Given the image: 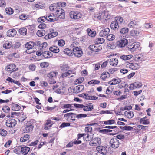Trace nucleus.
Instances as JSON below:
<instances>
[{
	"label": "nucleus",
	"mask_w": 155,
	"mask_h": 155,
	"mask_svg": "<svg viewBox=\"0 0 155 155\" xmlns=\"http://www.w3.org/2000/svg\"><path fill=\"white\" fill-rule=\"evenodd\" d=\"M15 65L14 64L9 65L7 68V71H9L10 73L16 71V69H15Z\"/></svg>",
	"instance_id": "c9c22d12"
},
{
	"label": "nucleus",
	"mask_w": 155,
	"mask_h": 155,
	"mask_svg": "<svg viewBox=\"0 0 155 155\" xmlns=\"http://www.w3.org/2000/svg\"><path fill=\"white\" fill-rule=\"evenodd\" d=\"M110 74L107 72H104L101 75L100 78L103 81H105L106 78L110 77Z\"/></svg>",
	"instance_id": "f3484780"
},
{
	"label": "nucleus",
	"mask_w": 155,
	"mask_h": 155,
	"mask_svg": "<svg viewBox=\"0 0 155 155\" xmlns=\"http://www.w3.org/2000/svg\"><path fill=\"white\" fill-rule=\"evenodd\" d=\"M84 140V141H88L90 140H91V137H90L89 135L88 134H84V135L83 137Z\"/></svg>",
	"instance_id": "58836bf2"
},
{
	"label": "nucleus",
	"mask_w": 155,
	"mask_h": 155,
	"mask_svg": "<svg viewBox=\"0 0 155 155\" xmlns=\"http://www.w3.org/2000/svg\"><path fill=\"white\" fill-rule=\"evenodd\" d=\"M110 27L112 29L117 31L119 28L118 22L115 20L113 21L111 23Z\"/></svg>",
	"instance_id": "4468645a"
},
{
	"label": "nucleus",
	"mask_w": 155,
	"mask_h": 155,
	"mask_svg": "<svg viewBox=\"0 0 155 155\" xmlns=\"http://www.w3.org/2000/svg\"><path fill=\"white\" fill-rule=\"evenodd\" d=\"M42 55L45 58H47L49 56V57L52 56L53 54L51 52L48 51H45L42 53Z\"/></svg>",
	"instance_id": "2f4dec72"
},
{
	"label": "nucleus",
	"mask_w": 155,
	"mask_h": 155,
	"mask_svg": "<svg viewBox=\"0 0 155 155\" xmlns=\"http://www.w3.org/2000/svg\"><path fill=\"white\" fill-rule=\"evenodd\" d=\"M112 82H114V85L116 84H117L120 83L121 82V80L120 79H113L112 80Z\"/></svg>",
	"instance_id": "bf43d9fd"
},
{
	"label": "nucleus",
	"mask_w": 155,
	"mask_h": 155,
	"mask_svg": "<svg viewBox=\"0 0 155 155\" xmlns=\"http://www.w3.org/2000/svg\"><path fill=\"white\" fill-rule=\"evenodd\" d=\"M115 36L113 34H109L106 37L107 39L109 41H112L115 38Z\"/></svg>",
	"instance_id": "de8ad7c7"
},
{
	"label": "nucleus",
	"mask_w": 155,
	"mask_h": 155,
	"mask_svg": "<svg viewBox=\"0 0 155 155\" xmlns=\"http://www.w3.org/2000/svg\"><path fill=\"white\" fill-rule=\"evenodd\" d=\"M71 114L76 115L75 113H68L64 114V118L67 121H69L70 118H71Z\"/></svg>",
	"instance_id": "393cba45"
},
{
	"label": "nucleus",
	"mask_w": 155,
	"mask_h": 155,
	"mask_svg": "<svg viewBox=\"0 0 155 155\" xmlns=\"http://www.w3.org/2000/svg\"><path fill=\"white\" fill-rule=\"evenodd\" d=\"M16 124V121L14 119L9 118L6 122V125L9 127H14Z\"/></svg>",
	"instance_id": "1a4fd4ad"
},
{
	"label": "nucleus",
	"mask_w": 155,
	"mask_h": 155,
	"mask_svg": "<svg viewBox=\"0 0 155 155\" xmlns=\"http://www.w3.org/2000/svg\"><path fill=\"white\" fill-rule=\"evenodd\" d=\"M87 31L88 35L91 37H94L95 36L96 34V32L92 31L90 29H87Z\"/></svg>",
	"instance_id": "c85d7f7f"
},
{
	"label": "nucleus",
	"mask_w": 155,
	"mask_h": 155,
	"mask_svg": "<svg viewBox=\"0 0 155 155\" xmlns=\"http://www.w3.org/2000/svg\"><path fill=\"white\" fill-rule=\"evenodd\" d=\"M21 151L23 153V154L24 155L27 154L30 150V148L28 147H24L21 148Z\"/></svg>",
	"instance_id": "6ab92c4d"
},
{
	"label": "nucleus",
	"mask_w": 155,
	"mask_h": 155,
	"mask_svg": "<svg viewBox=\"0 0 155 155\" xmlns=\"http://www.w3.org/2000/svg\"><path fill=\"white\" fill-rule=\"evenodd\" d=\"M40 66L42 68H47L49 65V64L48 62H44L41 63Z\"/></svg>",
	"instance_id": "13d9d810"
},
{
	"label": "nucleus",
	"mask_w": 155,
	"mask_h": 155,
	"mask_svg": "<svg viewBox=\"0 0 155 155\" xmlns=\"http://www.w3.org/2000/svg\"><path fill=\"white\" fill-rule=\"evenodd\" d=\"M115 123V120H114L111 119L107 121H104V124L106 125H111L112 124H114Z\"/></svg>",
	"instance_id": "a18cd8bd"
},
{
	"label": "nucleus",
	"mask_w": 155,
	"mask_h": 155,
	"mask_svg": "<svg viewBox=\"0 0 155 155\" xmlns=\"http://www.w3.org/2000/svg\"><path fill=\"white\" fill-rule=\"evenodd\" d=\"M93 104L91 103L86 104L85 105H83V110L84 111H92L93 110Z\"/></svg>",
	"instance_id": "0eeeda50"
},
{
	"label": "nucleus",
	"mask_w": 155,
	"mask_h": 155,
	"mask_svg": "<svg viewBox=\"0 0 155 155\" xmlns=\"http://www.w3.org/2000/svg\"><path fill=\"white\" fill-rule=\"evenodd\" d=\"M46 20H47V16H46V17L44 16L38 18V21L40 23L43 22H45Z\"/></svg>",
	"instance_id": "49530a36"
},
{
	"label": "nucleus",
	"mask_w": 155,
	"mask_h": 155,
	"mask_svg": "<svg viewBox=\"0 0 155 155\" xmlns=\"http://www.w3.org/2000/svg\"><path fill=\"white\" fill-rule=\"evenodd\" d=\"M12 42L9 41H6L3 45V47L6 49H9L12 46Z\"/></svg>",
	"instance_id": "5701e85b"
},
{
	"label": "nucleus",
	"mask_w": 155,
	"mask_h": 155,
	"mask_svg": "<svg viewBox=\"0 0 155 155\" xmlns=\"http://www.w3.org/2000/svg\"><path fill=\"white\" fill-rule=\"evenodd\" d=\"M84 86L82 85H78L75 87L73 89V92L75 93H78L84 89Z\"/></svg>",
	"instance_id": "2eb2a0df"
},
{
	"label": "nucleus",
	"mask_w": 155,
	"mask_h": 155,
	"mask_svg": "<svg viewBox=\"0 0 155 155\" xmlns=\"http://www.w3.org/2000/svg\"><path fill=\"white\" fill-rule=\"evenodd\" d=\"M104 41L105 40L103 38H98L96 39V41L98 44H102Z\"/></svg>",
	"instance_id": "69168bd1"
},
{
	"label": "nucleus",
	"mask_w": 155,
	"mask_h": 155,
	"mask_svg": "<svg viewBox=\"0 0 155 155\" xmlns=\"http://www.w3.org/2000/svg\"><path fill=\"white\" fill-rule=\"evenodd\" d=\"M30 136L26 134L20 138V141L22 142H25L28 140Z\"/></svg>",
	"instance_id": "f704fd0d"
},
{
	"label": "nucleus",
	"mask_w": 155,
	"mask_h": 155,
	"mask_svg": "<svg viewBox=\"0 0 155 155\" xmlns=\"http://www.w3.org/2000/svg\"><path fill=\"white\" fill-rule=\"evenodd\" d=\"M132 108V107L130 105L128 106H125L124 107H121L120 108V110L121 111H124L128 110L131 109Z\"/></svg>",
	"instance_id": "052dcab7"
},
{
	"label": "nucleus",
	"mask_w": 155,
	"mask_h": 155,
	"mask_svg": "<svg viewBox=\"0 0 155 155\" xmlns=\"http://www.w3.org/2000/svg\"><path fill=\"white\" fill-rule=\"evenodd\" d=\"M19 32L22 35H25L27 33V29L24 28H21L19 29Z\"/></svg>",
	"instance_id": "72a5a7b5"
},
{
	"label": "nucleus",
	"mask_w": 155,
	"mask_h": 155,
	"mask_svg": "<svg viewBox=\"0 0 155 155\" xmlns=\"http://www.w3.org/2000/svg\"><path fill=\"white\" fill-rule=\"evenodd\" d=\"M72 73V71H68V72H65L64 73H62L61 75V76L64 78L68 76H69Z\"/></svg>",
	"instance_id": "37998d69"
},
{
	"label": "nucleus",
	"mask_w": 155,
	"mask_h": 155,
	"mask_svg": "<svg viewBox=\"0 0 155 155\" xmlns=\"http://www.w3.org/2000/svg\"><path fill=\"white\" fill-rule=\"evenodd\" d=\"M95 17L97 18L99 20L103 19L107 20L110 18V16L107 12L104 11L101 13H100L98 16L96 15Z\"/></svg>",
	"instance_id": "20e7f679"
},
{
	"label": "nucleus",
	"mask_w": 155,
	"mask_h": 155,
	"mask_svg": "<svg viewBox=\"0 0 155 155\" xmlns=\"http://www.w3.org/2000/svg\"><path fill=\"white\" fill-rule=\"evenodd\" d=\"M128 42V41L127 39L124 38L117 42V45L119 47L122 48L125 47Z\"/></svg>",
	"instance_id": "f8f14e48"
},
{
	"label": "nucleus",
	"mask_w": 155,
	"mask_h": 155,
	"mask_svg": "<svg viewBox=\"0 0 155 155\" xmlns=\"http://www.w3.org/2000/svg\"><path fill=\"white\" fill-rule=\"evenodd\" d=\"M74 106L77 108H82L83 107V104H74Z\"/></svg>",
	"instance_id": "e2e57ef3"
},
{
	"label": "nucleus",
	"mask_w": 155,
	"mask_h": 155,
	"mask_svg": "<svg viewBox=\"0 0 155 155\" xmlns=\"http://www.w3.org/2000/svg\"><path fill=\"white\" fill-rule=\"evenodd\" d=\"M70 17L75 19H78L81 16V15L78 12L71 11L69 13Z\"/></svg>",
	"instance_id": "9d476101"
},
{
	"label": "nucleus",
	"mask_w": 155,
	"mask_h": 155,
	"mask_svg": "<svg viewBox=\"0 0 155 155\" xmlns=\"http://www.w3.org/2000/svg\"><path fill=\"white\" fill-rule=\"evenodd\" d=\"M33 128V126L32 125L30 124L29 125H27L24 129L23 131L24 132V133L29 132L30 131H32Z\"/></svg>",
	"instance_id": "412c9836"
},
{
	"label": "nucleus",
	"mask_w": 155,
	"mask_h": 155,
	"mask_svg": "<svg viewBox=\"0 0 155 155\" xmlns=\"http://www.w3.org/2000/svg\"><path fill=\"white\" fill-rule=\"evenodd\" d=\"M110 32V29L108 28H103L100 31L99 35L101 37H105Z\"/></svg>",
	"instance_id": "ddd939ff"
},
{
	"label": "nucleus",
	"mask_w": 155,
	"mask_h": 155,
	"mask_svg": "<svg viewBox=\"0 0 155 155\" xmlns=\"http://www.w3.org/2000/svg\"><path fill=\"white\" fill-rule=\"evenodd\" d=\"M137 22L135 20L132 21L128 24V26L130 28H132L137 25Z\"/></svg>",
	"instance_id": "79ce46f5"
},
{
	"label": "nucleus",
	"mask_w": 155,
	"mask_h": 155,
	"mask_svg": "<svg viewBox=\"0 0 155 155\" xmlns=\"http://www.w3.org/2000/svg\"><path fill=\"white\" fill-rule=\"evenodd\" d=\"M100 82L99 81L96 80H92L90 81H89L88 83L89 84H98L100 83Z\"/></svg>",
	"instance_id": "8fccbe9b"
},
{
	"label": "nucleus",
	"mask_w": 155,
	"mask_h": 155,
	"mask_svg": "<svg viewBox=\"0 0 155 155\" xmlns=\"http://www.w3.org/2000/svg\"><path fill=\"white\" fill-rule=\"evenodd\" d=\"M49 50L55 53H58L59 51V48L55 46L51 47L49 48Z\"/></svg>",
	"instance_id": "cd10ccee"
},
{
	"label": "nucleus",
	"mask_w": 155,
	"mask_h": 155,
	"mask_svg": "<svg viewBox=\"0 0 155 155\" xmlns=\"http://www.w3.org/2000/svg\"><path fill=\"white\" fill-rule=\"evenodd\" d=\"M45 33V31L44 30L41 29L37 31V35L38 36L41 37L44 35Z\"/></svg>",
	"instance_id": "7c9ffc66"
},
{
	"label": "nucleus",
	"mask_w": 155,
	"mask_h": 155,
	"mask_svg": "<svg viewBox=\"0 0 155 155\" xmlns=\"http://www.w3.org/2000/svg\"><path fill=\"white\" fill-rule=\"evenodd\" d=\"M84 79V78L83 77H81L80 78L77 79L75 81V84H81L83 82Z\"/></svg>",
	"instance_id": "680f3d73"
},
{
	"label": "nucleus",
	"mask_w": 155,
	"mask_h": 155,
	"mask_svg": "<svg viewBox=\"0 0 155 155\" xmlns=\"http://www.w3.org/2000/svg\"><path fill=\"white\" fill-rule=\"evenodd\" d=\"M60 68L61 70L63 72L67 71L69 68L68 64L64 63L61 64Z\"/></svg>",
	"instance_id": "a211bd4d"
},
{
	"label": "nucleus",
	"mask_w": 155,
	"mask_h": 155,
	"mask_svg": "<svg viewBox=\"0 0 155 155\" xmlns=\"http://www.w3.org/2000/svg\"><path fill=\"white\" fill-rule=\"evenodd\" d=\"M7 134V131L5 130L2 129H0V134L3 136H5Z\"/></svg>",
	"instance_id": "603ef678"
},
{
	"label": "nucleus",
	"mask_w": 155,
	"mask_h": 155,
	"mask_svg": "<svg viewBox=\"0 0 155 155\" xmlns=\"http://www.w3.org/2000/svg\"><path fill=\"white\" fill-rule=\"evenodd\" d=\"M140 44L138 42H135L128 46V48L131 52H134L135 51H138L140 49Z\"/></svg>",
	"instance_id": "f257e3e1"
},
{
	"label": "nucleus",
	"mask_w": 155,
	"mask_h": 155,
	"mask_svg": "<svg viewBox=\"0 0 155 155\" xmlns=\"http://www.w3.org/2000/svg\"><path fill=\"white\" fill-rule=\"evenodd\" d=\"M64 52L65 54L69 56H73V50L69 48H65L64 50Z\"/></svg>",
	"instance_id": "bb28decb"
},
{
	"label": "nucleus",
	"mask_w": 155,
	"mask_h": 155,
	"mask_svg": "<svg viewBox=\"0 0 155 155\" xmlns=\"http://www.w3.org/2000/svg\"><path fill=\"white\" fill-rule=\"evenodd\" d=\"M125 115L128 118H131L133 117L134 114L133 112L126 111L124 112Z\"/></svg>",
	"instance_id": "4c0bfd02"
},
{
	"label": "nucleus",
	"mask_w": 155,
	"mask_h": 155,
	"mask_svg": "<svg viewBox=\"0 0 155 155\" xmlns=\"http://www.w3.org/2000/svg\"><path fill=\"white\" fill-rule=\"evenodd\" d=\"M34 42L30 41L27 43L25 45V47L28 50L32 49L34 47Z\"/></svg>",
	"instance_id": "a878e982"
},
{
	"label": "nucleus",
	"mask_w": 155,
	"mask_h": 155,
	"mask_svg": "<svg viewBox=\"0 0 155 155\" xmlns=\"http://www.w3.org/2000/svg\"><path fill=\"white\" fill-rule=\"evenodd\" d=\"M98 152L103 155H106L107 153V148L102 146H98L96 147Z\"/></svg>",
	"instance_id": "9b49d317"
},
{
	"label": "nucleus",
	"mask_w": 155,
	"mask_h": 155,
	"mask_svg": "<svg viewBox=\"0 0 155 155\" xmlns=\"http://www.w3.org/2000/svg\"><path fill=\"white\" fill-rule=\"evenodd\" d=\"M50 34L52 38L56 36L58 34V33L57 32L55 31L54 30L52 29H50Z\"/></svg>",
	"instance_id": "e433bc0d"
},
{
	"label": "nucleus",
	"mask_w": 155,
	"mask_h": 155,
	"mask_svg": "<svg viewBox=\"0 0 155 155\" xmlns=\"http://www.w3.org/2000/svg\"><path fill=\"white\" fill-rule=\"evenodd\" d=\"M87 117V115L86 114H77L76 117L78 119H80L83 118H85Z\"/></svg>",
	"instance_id": "4d7b16f0"
},
{
	"label": "nucleus",
	"mask_w": 155,
	"mask_h": 155,
	"mask_svg": "<svg viewBox=\"0 0 155 155\" xmlns=\"http://www.w3.org/2000/svg\"><path fill=\"white\" fill-rule=\"evenodd\" d=\"M89 48L93 51L98 52L102 49V48L98 45H92L89 46Z\"/></svg>",
	"instance_id": "6e6552de"
},
{
	"label": "nucleus",
	"mask_w": 155,
	"mask_h": 155,
	"mask_svg": "<svg viewBox=\"0 0 155 155\" xmlns=\"http://www.w3.org/2000/svg\"><path fill=\"white\" fill-rule=\"evenodd\" d=\"M17 33L16 30L14 29H10L7 32V35L9 37H14Z\"/></svg>",
	"instance_id": "dca6fc26"
},
{
	"label": "nucleus",
	"mask_w": 155,
	"mask_h": 155,
	"mask_svg": "<svg viewBox=\"0 0 155 155\" xmlns=\"http://www.w3.org/2000/svg\"><path fill=\"white\" fill-rule=\"evenodd\" d=\"M21 107L17 104L14 103H12V109L13 110L18 111L21 109Z\"/></svg>",
	"instance_id": "aec40b11"
},
{
	"label": "nucleus",
	"mask_w": 155,
	"mask_h": 155,
	"mask_svg": "<svg viewBox=\"0 0 155 155\" xmlns=\"http://www.w3.org/2000/svg\"><path fill=\"white\" fill-rule=\"evenodd\" d=\"M29 16L28 15L22 14L19 16V18L21 20H25L29 18Z\"/></svg>",
	"instance_id": "09e8293b"
},
{
	"label": "nucleus",
	"mask_w": 155,
	"mask_h": 155,
	"mask_svg": "<svg viewBox=\"0 0 155 155\" xmlns=\"http://www.w3.org/2000/svg\"><path fill=\"white\" fill-rule=\"evenodd\" d=\"M132 57V55H123L120 56V58L124 60H127L130 59Z\"/></svg>",
	"instance_id": "473e14b6"
},
{
	"label": "nucleus",
	"mask_w": 155,
	"mask_h": 155,
	"mask_svg": "<svg viewBox=\"0 0 155 155\" xmlns=\"http://www.w3.org/2000/svg\"><path fill=\"white\" fill-rule=\"evenodd\" d=\"M118 62V60L116 58H111L110 61V64L113 66H116L117 65Z\"/></svg>",
	"instance_id": "4be33fe9"
},
{
	"label": "nucleus",
	"mask_w": 155,
	"mask_h": 155,
	"mask_svg": "<svg viewBox=\"0 0 155 155\" xmlns=\"http://www.w3.org/2000/svg\"><path fill=\"white\" fill-rule=\"evenodd\" d=\"M110 146L112 148L116 149L118 148L120 144L119 140L115 137L111 138L109 142Z\"/></svg>",
	"instance_id": "f03ea898"
},
{
	"label": "nucleus",
	"mask_w": 155,
	"mask_h": 155,
	"mask_svg": "<svg viewBox=\"0 0 155 155\" xmlns=\"http://www.w3.org/2000/svg\"><path fill=\"white\" fill-rule=\"evenodd\" d=\"M57 74L58 73L56 72H51L48 74V77L49 78L48 82L49 84H53L56 82L54 78H56Z\"/></svg>",
	"instance_id": "7ed1b4c3"
},
{
	"label": "nucleus",
	"mask_w": 155,
	"mask_h": 155,
	"mask_svg": "<svg viewBox=\"0 0 155 155\" xmlns=\"http://www.w3.org/2000/svg\"><path fill=\"white\" fill-rule=\"evenodd\" d=\"M129 31V29L127 28L124 27L120 29L119 31L121 34H126Z\"/></svg>",
	"instance_id": "ea45409f"
},
{
	"label": "nucleus",
	"mask_w": 155,
	"mask_h": 155,
	"mask_svg": "<svg viewBox=\"0 0 155 155\" xmlns=\"http://www.w3.org/2000/svg\"><path fill=\"white\" fill-rule=\"evenodd\" d=\"M64 12V10L61 8H59L56 10L55 13L56 14L57 16H58V15H59Z\"/></svg>",
	"instance_id": "5fc2aeb1"
},
{
	"label": "nucleus",
	"mask_w": 155,
	"mask_h": 155,
	"mask_svg": "<svg viewBox=\"0 0 155 155\" xmlns=\"http://www.w3.org/2000/svg\"><path fill=\"white\" fill-rule=\"evenodd\" d=\"M5 11L6 13L9 15L13 14L14 12V10L11 8L8 7L5 8Z\"/></svg>",
	"instance_id": "a19ab883"
},
{
	"label": "nucleus",
	"mask_w": 155,
	"mask_h": 155,
	"mask_svg": "<svg viewBox=\"0 0 155 155\" xmlns=\"http://www.w3.org/2000/svg\"><path fill=\"white\" fill-rule=\"evenodd\" d=\"M54 15L53 14H51L50 15L47 16V20L49 21L53 22L56 20V18H53Z\"/></svg>",
	"instance_id": "c756f323"
},
{
	"label": "nucleus",
	"mask_w": 155,
	"mask_h": 155,
	"mask_svg": "<svg viewBox=\"0 0 155 155\" xmlns=\"http://www.w3.org/2000/svg\"><path fill=\"white\" fill-rule=\"evenodd\" d=\"M146 118V117H145L140 119V123L141 124L142 123V124L144 125L148 124L149 122L147 120L145 119Z\"/></svg>",
	"instance_id": "c03bdc74"
},
{
	"label": "nucleus",
	"mask_w": 155,
	"mask_h": 155,
	"mask_svg": "<svg viewBox=\"0 0 155 155\" xmlns=\"http://www.w3.org/2000/svg\"><path fill=\"white\" fill-rule=\"evenodd\" d=\"M101 140L99 137H96L92 139L89 142V145L91 146H96L100 144Z\"/></svg>",
	"instance_id": "423d86ee"
},
{
	"label": "nucleus",
	"mask_w": 155,
	"mask_h": 155,
	"mask_svg": "<svg viewBox=\"0 0 155 155\" xmlns=\"http://www.w3.org/2000/svg\"><path fill=\"white\" fill-rule=\"evenodd\" d=\"M134 85L135 88H140L141 87L142 84L141 83L135 82L134 83Z\"/></svg>",
	"instance_id": "6e6d98bb"
},
{
	"label": "nucleus",
	"mask_w": 155,
	"mask_h": 155,
	"mask_svg": "<svg viewBox=\"0 0 155 155\" xmlns=\"http://www.w3.org/2000/svg\"><path fill=\"white\" fill-rule=\"evenodd\" d=\"M98 98L97 97L95 96H90L88 95V96L87 97H85V99L87 100H96Z\"/></svg>",
	"instance_id": "3c124183"
},
{
	"label": "nucleus",
	"mask_w": 155,
	"mask_h": 155,
	"mask_svg": "<svg viewBox=\"0 0 155 155\" xmlns=\"http://www.w3.org/2000/svg\"><path fill=\"white\" fill-rule=\"evenodd\" d=\"M70 126V124L69 123L63 122L59 126V128H62L67 126Z\"/></svg>",
	"instance_id": "864d4df0"
},
{
	"label": "nucleus",
	"mask_w": 155,
	"mask_h": 155,
	"mask_svg": "<svg viewBox=\"0 0 155 155\" xmlns=\"http://www.w3.org/2000/svg\"><path fill=\"white\" fill-rule=\"evenodd\" d=\"M10 108L8 106H4L2 108L3 112L5 113H8L10 111Z\"/></svg>",
	"instance_id": "338daca9"
},
{
	"label": "nucleus",
	"mask_w": 155,
	"mask_h": 155,
	"mask_svg": "<svg viewBox=\"0 0 155 155\" xmlns=\"http://www.w3.org/2000/svg\"><path fill=\"white\" fill-rule=\"evenodd\" d=\"M58 44L60 46H63L65 44V41L64 40L61 39L58 41Z\"/></svg>",
	"instance_id": "0e129e2a"
},
{
	"label": "nucleus",
	"mask_w": 155,
	"mask_h": 155,
	"mask_svg": "<svg viewBox=\"0 0 155 155\" xmlns=\"http://www.w3.org/2000/svg\"><path fill=\"white\" fill-rule=\"evenodd\" d=\"M83 54L81 48L78 47L74 48L73 49V55L78 58L81 56Z\"/></svg>",
	"instance_id": "39448f33"
},
{
	"label": "nucleus",
	"mask_w": 155,
	"mask_h": 155,
	"mask_svg": "<svg viewBox=\"0 0 155 155\" xmlns=\"http://www.w3.org/2000/svg\"><path fill=\"white\" fill-rule=\"evenodd\" d=\"M129 67L132 70H137L138 69L140 68V66L137 64L132 63L130 65Z\"/></svg>",
	"instance_id": "b1692460"
},
{
	"label": "nucleus",
	"mask_w": 155,
	"mask_h": 155,
	"mask_svg": "<svg viewBox=\"0 0 155 155\" xmlns=\"http://www.w3.org/2000/svg\"><path fill=\"white\" fill-rule=\"evenodd\" d=\"M115 20H117V22L118 21L121 24L123 21V18L121 16H119L116 18V19Z\"/></svg>",
	"instance_id": "774afa93"
}]
</instances>
